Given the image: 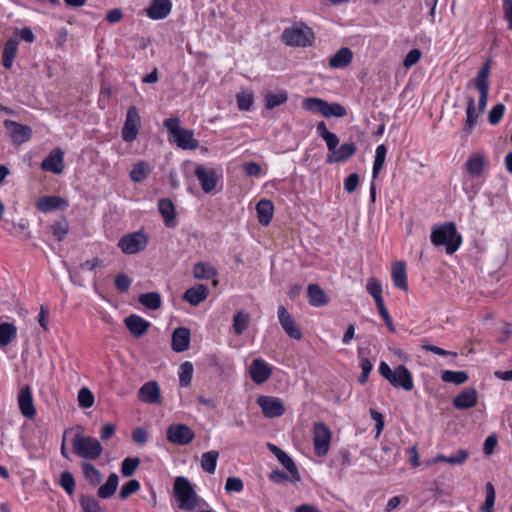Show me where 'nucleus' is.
<instances>
[{"label":"nucleus","mask_w":512,"mask_h":512,"mask_svg":"<svg viewBox=\"0 0 512 512\" xmlns=\"http://www.w3.org/2000/svg\"><path fill=\"white\" fill-rule=\"evenodd\" d=\"M431 243L436 246H444L448 255L454 254L462 244V236L457 231L454 222H446L433 226L430 235Z\"/></svg>","instance_id":"obj_1"},{"label":"nucleus","mask_w":512,"mask_h":512,"mask_svg":"<svg viewBox=\"0 0 512 512\" xmlns=\"http://www.w3.org/2000/svg\"><path fill=\"white\" fill-rule=\"evenodd\" d=\"M163 125L179 148L195 150L199 147L198 140L194 138L193 130L182 128L178 117L165 119Z\"/></svg>","instance_id":"obj_2"},{"label":"nucleus","mask_w":512,"mask_h":512,"mask_svg":"<svg viewBox=\"0 0 512 512\" xmlns=\"http://www.w3.org/2000/svg\"><path fill=\"white\" fill-rule=\"evenodd\" d=\"M379 374L385 378L393 387L411 391L414 388V381L411 372L404 365H398L394 370L385 362L379 365Z\"/></svg>","instance_id":"obj_3"},{"label":"nucleus","mask_w":512,"mask_h":512,"mask_svg":"<svg viewBox=\"0 0 512 512\" xmlns=\"http://www.w3.org/2000/svg\"><path fill=\"white\" fill-rule=\"evenodd\" d=\"M173 491L180 509L193 511L198 506V496L187 478L177 477L174 481Z\"/></svg>","instance_id":"obj_4"},{"label":"nucleus","mask_w":512,"mask_h":512,"mask_svg":"<svg viewBox=\"0 0 512 512\" xmlns=\"http://www.w3.org/2000/svg\"><path fill=\"white\" fill-rule=\"evenodd\" d=\"M281 39L287 46L307 47L313 44L315 36L311 28L303 23H297L292 27L285 28Z\"/></svg>","instance_id":"obj_5"},{"label":"nucleus","mask_w":512,"mask_h":512,"mask_svg":"<svg viewBox=\"0 0 512 512\" xmlns=\"http://www.w3.org/2000/svg\"><path fill=\"white\" fill-rule=\"evenodd\" d=\"M72 446L74 452L83 459L96 460L103 452V447L96 438L81 433L74 436Z\"/></svg>","instance_id":"obj_6"},{"label":"nucleus","mask_w":512,"mask_h":512,"mask_svg":"<svg viewBox=\"0 0 512 512\" xmlns=\"http://www.w3.org/2000/svg\"><path fill=\"white\" fill-rule=\"evenodd\" d=\"M303 108L312 113H318L326 118H341L347 115L344 106L338 103H328L321 98H306L303 101Z\"/></svg>","instance_id":"obj_7"},{"label":"nucleus","mask_w":512,"mask_h":512,"mask_svg":"<svg viewBox=\"0 0 512 512\" xmlns=\"http://www.w3.org/2000/svg\"><path fill=\"white\" fill-rule=\"evenodd\" d=\"M149 238L143 231H137L122 236L118 241V247L124 254H136L143 251Z\"/></svg>","instance_id":"obj_8"},{"label":"nucleus","mask_w":512,"mask_h":512,"mask_svg":"<svg viewBox=\"0 0 512 512\" xmlns=\"http://www.w3.org/2000/svg\"><path fill=\"white\" fill-rule=\"evenodd\" d=\"M332 433L329 427L323 422H317L313 427V444L314 452L318 457H324L327 455Z\"/></svg>","instance_id":"obj_9"},{"label":"nucleus","mask_w":512,"mask_h":512,"mask_svg":"<svg viewBox=\"0 0 512 512\" xmlns=\"http://www.w3.org/2000/svg\"><path fill=\"white\" fill-rule=\"evenodd\" d=\"M167 440L175 445L185 446L195 438L194 431L186 424H171L166 431Z\"/></svg>","instance_id":"obj_10"},{"label":"nucleus","mask_w":512,"mask_h":512,"mask_svg":"<svg viewBox=\"0 0 512 512\" xmlns=\"http://www.w3.org/2000/svg\"><path fill=\"white\" fill-rule=\"evenodd\" d=\"M488 169V158L484 152L471 153L466 162L465 170L467 174L473 179H480L485 175Z\"/></svg>","instance_id":"obj_11"},{"label":"nucleus","mask_w":512,"mask_h":512,"mask_svg":"<svg viewBox=\"0 0 512 512\" xmlns=\"http://www.w3.org/2000/svg\"><path fill=\"white\" fill-rule=\"evenodd\" d=\"M141 118L136 107H130L126 114V119L121 131L122 139L127 142H133L139 133Z\"/></svg>","instance_id":"obj_12"},{"label":"nucleus","mask_w":512,"mask_h":512,"mask_svg":"<svg viewBox=\"0 0 512 512\" xmlns=\"http://www.w3.org/2000/svg\"><path fill=\"white\" fill-rule=\"evenodd\" d=\"M257 404L266 418H278L285 413L283 402L276 397L261 395L257 398Z\"/></svg>","instance_id":"obj_13"},{"label":"nucleus","mask_w":512,"mask_h":512,"mask_svg":"<svg viewBox=\"0 0 512 512\" xmlns=\"http://www.w3.org/2000/svg\"><path fill=\"white\" fill-rule=\"evenodd\" d=\"M194 174L198 179L203 192L208 194L216 188L218 177L214 168L208 167L204 164H199L196 166Z\"/></svg>","instance_id":"obj_14"},{"label":"nucleus","mask_w":512,"mask_h":512,"mask_svg":"<svg viewBox=\"0 0 512 512\" xmlns=\"http://www.w3.org/2000/svg\"><path fill=\"white\" fill-rule=\"evenodd\" d=\"M4 127L9 132L12 142L16 145L28 141L32 136V129L28 125H23L12 120H5Z\"/></svg>","instance_id":"obj_15"},{"label":"nucleus","mask_w":512,"mask_h":512,"mask_svg":"<svg viewBox=\"0 0 512 512\" xmlns=\"http://www.w3.org/2000/svg\"><path fill=\"white\" fill-rule=\"evenodd\" d=\"M36 207L43 213H50L56 210H65L69 207V203L66 199L57 196H42L37 199Z\"/></svg>","instance_id":"obj_16"},{"label":"nucleus","mask_w":512,"mask_h":512,"mask_svg":"<svg viewBox=\"0 0 512 512\" xmlns=\"http://www.w3.org/2000/svg\"><path fill=\"white\" fill-rule=\"evenodd\" d=\"M278 319L282 329L290 338L295 340L302 338V333L296 326L294 318L284 306L278 308Z\"/></svg>","instance_id":"obj_17"},{"label":"nucleus","mask_w":512,"mask_h":512,"mask_svg":"<svg viewBox=\"0 0 512 512\" xmlns=\"http://www.w3.org/2000/svg\"><path fill=\"white\" fill-rule=\"evenodd\" d=\"M41 168L54 174H60L64 169V152L61 148H54L42 161Z\"/></svg>","instance_id":"obj_18"},{"label":"nucleus","mask_w":512,"mask_h":512,"mask_svg":"<svg viewBox=\"0 0 512 512\" xmlns=\"http://www.w3.org/2000/svg\"><path fill=\"white\" fill-rule=\"evenodd\" d=\"M249 374L254 383L262 384L270 378L272 368L263 359L257 358L252 361Z\"/></svg>","instance_id":"obj_19"},{"label":"nucleus","mask_w":512,"mask_h":512,"mask_svg":"<svg viewBox=\"0 0 512 512\" xmlns=\"http://www.w3.org/2000/svg\"><path fill=\"white\" fill-rule=\"evenodd\" d=\"M18 405L23 416L33 419L36 416V409L33 403L32 390L26 385L21 388L18 395Z\"/></svg>","instance_id":"obj_20"},{"label":"nucleus","mask_w":512,"mask_h":512,"mask_svg":"<svg viewBox=\"0 0 512 512\" xmlns=\"http://www.w3.org/2000/svg\"><path fill=\"white\" fill-rule=\"evenodd\" d=\"M138 398L144 403L159 404L161 402V391L156 381L146 382L138 391Z\"/></svg>","instance_id":"obj_21"},{"label":"nucleus","mask_w":512,"mask_h":512,"mask_svg":"<svg viewBox=\"0 0 512 512\" xmlns=\"http://www.w3.org/2000/svg\"><path fill=\"white\" fill-rule=\"evenodd\" d=\"M480 115L481 113L478 110H476V103L474 98H469L466 107V119L461 131L463 134V139L466 140L469 137V135L477 125Z\"/></svg>","instance_id":"obj_22"},{"label":"nucleus","mask_w":512,"mask_h":512,"mask_svg":"<svg viewBox=\"0 0 512 512\" xmlns=\"http://www.w3.org/2000/svg\"><path fill=\"white\" fill-rule=\"evenodd\" d=\"M124 323L135 338L143 336L151 325L149 321L136 314L126 317Z\"/></svg>","instance_id":"obj_23"},{"label":"nucleus","mask_w":512,"mask_h":512,"mask_svg":"<svg viewBox=\"0 0 512 512\" xmlns=\"http://www.w3.org/2000/svg\"><path fill=\"white\" fill-rule=\"evenodd\" d=\"M171 9L172 3L170 0H152L146 13L150 19L160 20L166 18L170 14Z\"/></svg>","instance_id":"obj_24"},{"label":"nucleus","mask_w":512,"mask_h":512,"mask_svg":"<svg viewBox=\"0 0 512 512\" xmlns=\"http://www.w3.org/2000/svg\"><path fill=\"white\" fill-rule=\"evenodd\" d=\"M477 402V391L474 388H466L454 398L453 405L457 409L466 410L476 406Z\"/></svg>","instance_id":"obj_25"},{"label":"nucleus","mask_w":512,"mask_h":512,"mask_svg":"<svg viewBox=\"0 0 512 512\" xmlns=\"http://www.w3.org/2000/svg\"><path fill=\"white\" fill-rule=\"evenodd\" d=\"M190 330L186 327H178L172 334V349L175 352H184L190 346Z\"/></svg>","instance_id":"obj_26"},{"label":"nucleus","mask_w":512,"mask_h":512,"mask_svg":"<svg viewBox=\"0 0 512 512\" xmlns=\"http://www.w3.org/2000/svg\"><path fill=\"white\" fill-rule=\"evenodd\" d=\"M356 150H357V148H356L355 143H353V142L343 143L340 147H337L336 150H334L332 152V154H329L327 156V162L328 163L345 162L346 160H348L355 154Z\"/></svg>","instance_id":"obj_27"},{"label":"nucleus","mask_w":512,"mask_h":512,"mask_svg":"<svg viewBox=\"0 0 512 512\" xmlns=\"http://www.w3.org/2000/svg\"><path fill=\"white\" fill-rule=\"evenodd\" d=\"M391 277H392L393 284L396 288L403 290V291L408 290L405 262L397 261V262L393 263Z\"/></svg>","instance_id":"obj_28"},{"label":"nucleus","mask_w":512,"mask_h":512,"mask_svg":"<svg viewBox=\"0 0 512 512\" xmlns=\"http://www.w3.org/2000/svg\"><path fill=\"white\" fill-rule=\"evenodd\" d=\"M308 302L313 307H322L329 303V297L318 284H309L307 287Z\"/></svg>","instance_id":"obj_29"},{"label":"nucleus","mask_w":512,"mask_h":512,"mask_svg":"<svg viewBox=\"0 0 512 512\" xmlns=\"http://www.w3.org/2000/svg\"><path fill=\"white\" fill-rule=\"evenodd\" d=\"M208 293L209 291L205 285L198 284L186 290L183 300L192 306H197L207 298Z\"/></svg>","instance_id":"obj_30"},{"label":"nucleus","mask_w":512,"mask_h":512,"mask_svg":"<svg viewBox=\"0 0 512 512\" xmlns=\"http://www.w3.org/2000/svg\"><path fill=\"white\" fill-rule=\"evenodd\" d=\"M158 210L164 219L167 227L176 225V212L173 202L169 198H163L158 201Z\"/></svg>","instance_id":"obj_31"},{"label":"nucleus","mask_w":512,"mask_h":512,"mask_svg":"<svg viewBox=\"0 0 512 512\" xmlns=\"http://www.w3.org/2000/svg\"><path fill=\"white\" fill-rule=\"evenodd\" d=\"M256 212L259 223L263 226H267L273 218V203L267 199L260 200L256 205Z\"/></svg>","instance_id":"obj_32"},{"label":"nucleus","mask_w":512,"mask_h":512,"mask_svg":"<svg viewBox=\"0 0 512 512\" xmlns=\"http://www.w3.org/2000/svg\"><path fill=\"white\" fill-rule=\"evenodd\" d=\"M352 59V51L347 47H343L330 57L329 66L331 68H344L351 63Z\"/></svg>","instance_id":"obj_33"},{"label":"nucleus","mask_w":512,"mask_h":512,"mask_svg":"<svg viewBox=\"0 0 512 512\" xmlns=\"http://www.w3.org/2000/svg\"><path fill=\"white\" fill-rule=\"evenodd\" d=\"M469 456H470V454L467 450L459 449L455 453L451 454L450 456L438 454L434 458L433 463L444 462V463H448L450 465H462L463 463H465L467 461Z\"/></svg>","instance_id":"obj_34"},{"label":"nucleus","mask_w":512,"mask_h":512,"mask_svg":"<svg viewBox=\"0 0 512 512\" xmlns=\"http://www.w3.org/2000/svg\"><path fill=\"white\" fill-rule=\"evenodd\" d=\"M19 40L16 38L9 39L4 46L2 64L6 69L12 67L13 61L17 55Z\"/></svg>","instance_id":"obj_35"},{"label":"nucleus","mask_w":512,"mask_h":512,"mask_svg":"<svg viewBox=\"0 0 512 512\" xmlns=\"http://www.w3.org/2000/svg\"><path fill=\"white\" fill-rule=\"evenodd\" d=\"M490 73V60L486 61L483 67L478 72V75L475 79V86L480 94V96L488 95V78Z\"/></svg>","instance_id":"obj_36"},{"label":"nucleus","mask_w":512,"mask_h":512,"mask_svg":"<svg viewBox=\"0 0 512 512\" xmlns=\"http://www.w3.org/2000/svg\"><path fill=\"white\" fill-rule=\"evenodd\" d=\"M218 275L217 269L209 263L198 262L193 267V276L200 280H210Z\"/></svg>","instance_id":"obj_37"},{"label":"nucleus","mask_w":512,"mask_h":512,"mask_svg":"<svg viewBox=\"0 0 512 512\" xmlns=\"http://www.w3.org/2000/svg\"><path fill=\"white\" fill-rule=\"evenodd\" d=\"M119 477L116 473H111L105 484L99 487L97 495L101 499H108L116 492Z\"/></svg>","instance_id":"obj_38"},{"label":"nucleus","mask_w":512,"mask_h":512,"mask_svg":"<svg viewBox=\"0 0 512 512\" xmlns=\"http://www.w3.org/2000/svg\"><path fill=\"white\" fill-rule=\"evenodd\" d=\"M138 302L149 310H158L162 305V298L158 292H148L139 295Z\"/></svg>","instance_id":"obj_39"},{"label":"nucleus","mask_w":512,"mask_h":512,"mask_svg":"<svg viewBox=\"0 0 512 512\" xmlns=\"http://www.w3.org/2000/svg\"><path fill=\"white\" fill-rule=\"evenodd\" d=\"M17 336V328L13 323L0 324V347L9 345Z\"/></svg>","instance_id":"obj_40"},{"label":"nucleus","mask_w":512,"mask_h":512,"mask_svg":"<svg viewBox=\"0 0 512 512\" xmlns=\"http://www.w3.org/2000/svg\"><path fill=\"white\" fill-rule=\"evenodd\" d=\"M387 155V147L384 144L377 146L372 168V179L375 180L382 170Z\"/></svg>","instance_id":"obj_41"},{"label":"nucleus","mask_w":512,"mask_h":512,"mask_svg":"<svg viewBox=\"0 0 512 512\" xmlns=\"http://www.w3.org/2000/svg\"><path fill=\"white\" fill-rule=\"evenodd\" d=\"M81 467H82L85 479L91 485L97 486L101 483L102 474L93 464H91L89 462H83Z\"/></svg>","instance_id":"obj_42"},{"label":"nucleus","mask_w":512,"mask_h":512,"mask_svg":"<svg viewBox=\"0 0 512 512\" xmlns=\"http://www.w3.org/2000/svg\"><path fill=\"white\" fill-rule=\"evenodd\" d=\"M218 457L219 452L215 450L203 453L201 457V468L203 471L213 474L216 470Z\"/></svg>","instance_id":"obj_43"},{"label":"nucleus","mask_w":512,"mask_h":512,"mask_svg":"<svg viewBox=\"0 0 512 512\" xmlns=\"http://www.w3.org/2000/svg\"><path fill=\"white\" fill-rule=\"evenodd\" d=\"M149 173V164L145 161H139L133 166L132 170L130 171V179L135 183H139L145 180L148 177Z\"/></svg>","instance_id":"obj_44"},{"label":"nucleus","mask_w":512,"mask_h":512,"mask_svg":"<svg viewBox=\"0 0 512 512\" xmlns=\"http://www.w3.org/2000/svg\"><path fill=\"white\" fill-rule=\"evenodd\" d=\"M468 374L465 371L444 370L441 373V380L446 383L461 385L468 380Z\"/></svg>","instance_id":"obj_45"},{"label":"nucleus","mask_w":512,"mask_h":512,"mask_svg":"<svg viewBox=\"0 0 512 512\" xmlns=\"http://www.w3.org/2000/svg\"><path fill=\"white\" fill-rule=\"evenodd\" d=\"M276 458L291 474V481L296 482L300 480V475L294 461L285 451H282Z\"/></svg>","instance_id":"obj_46"},{"label":"nucleus","mask_w":512,"mask_h":512,"mask_svg":"<svg viewBox=\"0 0 512 512\" xmlns=\"http://www.w3.org/2000/svg\"><path fill=\"white\" fill-rule=\"evenodd\" d=\"M193 364L189 361H185L179 367L178 377L179 384L181 387H188L192 380L193 375Z\"/></svg>","instance_id":"obj_47"},{"label":"nucleus","mask_w":512,"mask_h":512,"mask_svg":"<svg viewBox=\"0 0 512 512\" xmlns=\"http://www.w3.org/2000/svg\"><path fill=\"white\" fill-rule=\"evenodd\" d=\"M250 316L248 313L239 311L233 318V329L237 335H241L248 327Z\"/></svg>","instance_id":"obj_48"},{"label":"nucleus","mask_w":512,"mask_h":512,"mask_svg":"<svg viewBox=\"0 0 512 512\" xmlns=\"http://www.w3.org/2000/svg\"><path fill=\"white\" fill-rule=\"evenodd\" d=\"M486 498L485 502L481 506V512H493L495 504V489L494 486L488 482L485 486Z\"/></svg>","instance_id":"obj_49"},{"label":"nucleus","mask_w":512,"mask_h":512,"mask_svg":"<svg viewBox=\"0 0 512 512\" xmlns=\"http://www.w3.org/2000/svg\"><path fill=\"white\" fill-rule=\"evenodd\" d=\"M140 464V459L137 457H127L121 463V473L125 477L132 476Z\"/></svg>","instance_id":"obj_50"},{"label":"nucleus","mask_w":512,"mask_h":512,"mask_svg":"<svg viewBox=\"0 0 512 512\" xmlns=\"http://www.w3.org/2000/svg\"><path fill=\"white\" fill-rule=\"evenodd\" d=\"M79 502L83 512H102L99 502L91 496L83 495Z\"/></svg>","instance_id":"obj_51"},{"label":"nucleus","mask_w":512,"mask_h":512,"mask_svg":"<svg viewBox=\"0 0 512 512\" xmlns=\"http://www.w3.org/2000/svg\"><path fill=\"white\" fill-rule=\"evenodd\" d=\"M59 484L68 495L71 496L74 494L75 480L73 475L69 471H63L60 474Z\"/></svg>","instance_id":"obj_52"},{"label":"nucleus","mask_w":512,"mask_h":512,"mask_svg":"<svg viewBox=\"0 0 512 512\" xmlns=\"http://www.w3.org/2000/svg\"><path fill=\"white\" fill-rule=\"evenodd\" d=\"M366 289L375 301L382 300V284L376 278L371 277L367 280Z\"/></svg>","instance_id":"obj_53"},{"label":"nucleus","mask_w":512,"mask_h":512,"mask_svg":"<svg viewBox=\"0 0 512 512\" xmlns=\"http://www.w3.org/2000/svg\"><path fill=\"white\" fill-rule=\"evenodd\" d=\"M140 482L136 479L129 480L125 483L119 492V496L121 499H127L132 494L138 492L140 490Z\"/></svg>","instance_id":"obj_54"},{"label":"nucleus","mask_w":512,"mask_h":512,"mask_svg":"<svg viewBox=\"0 0 512 512\" xmlns=\"http://www.w3.org/2000/svg\"><path fill=\"white\" fill-rule=\"evenodd\" d=\"M78 402L82 408L92 407L94 404V396L92 392L86 387L80 389L78 392Z\"/></svg>","instance_id":"obj_55"},{"label":"nucleus","mask_w":512,"mask_h":512,"mask_svg":"<svg viewBox=\"0 0 512 512\" xmlns=\"http://www.w3.org/2000/svg\"><path fill=\"white\" fill-rule=\"evenodd\" d=\"M53 236L58 240L62 241L69 231V226L66 221L56 222L51 226Z\"/></svg>","instance_id":"obj_56"},{"label":"nucleus","mask_w":512,"mask_h":512,"mask_svg":"<svg viewBox=\"0 0 512 512\" xmlns=\"http://www.w3.org/2000/svg\"><path fill=\"white\" fill-rule=\"evenodd\" d=\"M132 284V279L125 273H119L115 277V286L120 292H127Z\"/></svg>","instance_id":"obj_57"},{"label":"nucleus","mask_w":512,"mask_h":512,"mask_svg":"<svg viewBox=\"0 0 512 512\" xmlns=\"http://www.w3.org/2000/svg\"><path fill=\"white\" fill-rule=\"evenodd\" d=\"M244 488L243 481L238 477H228L225 483L227 493L241 492Z\"/></svg>","instance_id":"obj_58"},{"label":"nucleus","mask_w":512,"mask_h":512,"mask_svg":"<svg viewBox=\"0 0 512 512\" xmlns=\"http://www.w3.org/2000/svg\"><path fill=\"white\" fill-rule=\"evenodd\" d=\"M505 107L503 104H496L489 112L488 120L492 125H496L503 117Z\"/></svg>","instance_id":"obj_59"},{"label":"nucleus","mask_w":512,"mask_h":512,"mask_svg":"<svg viewBox=\"0 0 512 512\" xmlns=\"http://www.w3.org/2000/svg\"><path fill=\"white\" fill-rule=\"evenodd\" d=\"M421 347H422V349H424L426 351H429V352H432V353H434L436 355H439V356H453V357L457 356V353H455V352L447 351V350H445L443 348H440L438 346L429 344L426 341L422 342Z\"/></svg>","instance_id":"obj_60"},{"label":"nucleus","mask_w":512,"mask_h":512,"mask_svg":"<svg viewBox=\"0 0 512 512\" xmlns=\"http://www.w3.org/2000/svg\"><path fill=\"white\" fill-rule=\"evenodd\" d=\"M421 51L419 49H412L408 52L403 60V65L406 68H409L416 64L421 58Z\"/></svg>","instance_id":"obj_61"},{"label":"nucleus","mask_w":512,"mask_h":512,"mask_svg":"<svg viewBox=\"0 0 512 512\" xmlns=\"http://www.w3.org/2000/svg\"><path fill=\"white\" fill-rule=\"evenodd\" d=\"M359 185V176L357 173L350 174L344 181V189L348 193H352Z\"/></svg>","instance_id":"obj_62"},{"label":"nucleus","mask_w":512,"mask_h":512,"mask_svg":"<svg viewBox=\"0 0 512 512\" xmlns=\"http://www.w3.org/2000/svg\"><path fill=\"white\" fill-rule=\"evenodd\" d=\"M497 436L495 434L489 435L484 441L483 451L486 455L490 456L494 453L495 447L497 445Z\"/></svg>","instance_id":"obj_63"},{"label":"nucleus","mask_w":512,"mask_h":512,"mask_svg":"<svg viewBox=\"0 0 512 512\" xmlns=\"http://www.w3.org/2000/svg\"><path fill=\"white\" fill-rule=\"evenodd\" d=\"M504 18L508 22V28L512 30V0H503Z\"/></svg>","instance_id":"obj_64"}]
</instances>
